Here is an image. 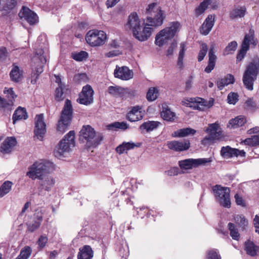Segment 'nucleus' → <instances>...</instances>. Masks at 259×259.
Wrapping results in <instances>:
<instances>
[{
    "label": "nucleus",
    "instance_id": "obj_1",
    "mask_svg": "<svg viewBox=\"0 0 259 259\" xmlns=\"http://www.w3.org/2000/svg\"><path fill=\"white\" fill-rule=\"evenodd\" d=\"M104 138L103 135L96 133L90 125H83L79 132V141L85 143L88 148H95L100 145Z\"/></svg>",
    "mask_w": 259,
    "mask_h": 259
},
{
    "label": "nucleus",
    "instance_id": "obj_2",
    "mask_svg": "<svg viewBox=\"0 0 259 259\" xmlns=\"http://www.w3.org/2000/svg\"><path fill=\"white\" fill-rule=\"evenodd\" d=\"M53 163L46 160H41L34 162L28 169L26 176L32 180L41 179L48 173L54 169Z\"/></svg>",
    "mask_w": 259,
    "mask_h": 259
},
{
    "label": "nucleus",
    "instance_id": "obj_3",
    "mask_svg": "<svg viewBox=\"0 0 259 259\" xmlns=\"http://www.w3.org/2000/svg\"><path fill=\"white\" fill-rule=\"evenodd\" d=\"M258 73L259 58L254 57L246 66L242 77L244 85L247 90H253L254 82L256 79Z\"/></svg>",
    "mask_w": 259,
    "mask_h": 259
},
{
    "label": "nucleus",
    "instance_id": "obj_4",
    "mask_svg": "<svg viewBox=\"0 0 259 259\" xmlns=\"http://www.w3.org/2000/svg\"><path fill=\"white\" fill-rule=\"evenodd\" d=\"M146 13L147 25L157 27L162 24L165 15L163 11L159 7L157 6L156 4H150L146 9Z\"/></svg>",
    "mask_w": 259,
    "mask_h": 259
},
{
    "label": "nucleus",
    "instance_id": "obj_5",
    "mask_svg": "<svg viewBox=\"0 0 259 259\" xmlns=\"http://www.w3.org/2000/svg\"><path fill=\"white\" fill-rule=\"evenodd\" d=\"M73 108L71 102L66 99L58 120L57 130L62 133L65 132L69 126L72 119Z\"/></svg>",
    "mask_w": 259,
    "mask_h": 259
},
{
    "label": "nucleus",
    "instance_id": "obj_6",
    "mask_svg": "<svg viewBox=\"0 0 259 259\" xmlns=\"http://www.w3.org/2000/svg\"><path fill=\"white\" fill-rule=\"evenodd\" d=\"M180 24L178 22H172L169 26L161 30L156 36L155 43L159 47H162L172 39L179 31Z\"/></svg>",
    "mask_w": 259,
    "mask_h": 259
},
{
    "label": "nucleus",
    "instance_id": "obj_7",
    "mask_svg": "<svg viewBox=\"0 0 259 259\" xmlns=\"http://www.w3.org/2000/svg\"><path fill=\"white\" fill-rule=\"evenodd\" d=\"M75 132L70 131L60 142L54 151L56 157L61 156L65 152H68L75 146Z\"/></svg>",
    "mask_w": 259,
    "mask_h": 259
},
{
    "label": "nucleus",
    "instance_id": "obj_8",
    "mask_svg": "<svg viewBox=\"0 0 259 259\" xmlns=\"http://www.w3.org/2000/svg\"><path fill=\"white\" fill-rule=\"evenodd\" d=\"M215 199L220 205L224 207L229 208L231 206L230 198V189L224 187L219 185H216L212 188Z\"/></svg>",
    "mask_w": 259,
    "mask_h": 259
},
{
    "label": "nucleus",
    "instance_id": "obj_9",
    "mask_svg": "<svg viewBox=\"0 0 259 259\" xmlns=\"http://www.w3.org/2000/svg\"><path fill=\"white\" fill-rule=\"evenodd\" d=\"M106 34L102 30H91L88 32L85 40L92 47L102 46L105 42Z\"/></svg>",
    "mask_w": 259,
    "mask_h": 259
},
{
    "label": "nucleus",
    "instance_id": "obj_10",
    "mask_svg": "<svg viewBox=\"0 0 259 259\" xmlns=\"http://www.w3.org/2000/svg\"><path fill=\"white\" fill-rule=\"evenodd\" d=\"M42 51L39 50V52L36 53L32 59L33 62L35 63H37L38 65L31 74V83L32 84H35L36 82L38 76L43 72V67L47 60L46 57L42 55Z\"/></svg>",
    "mask_w": 259,
    "mask_h": 259
},
{
    "label": "nucleus",
    "instance_id": "obj_11",
    "mask_svg": "<svg viewBox=\"0 0 259 259\" xmlns=\"http://www.w3.org/2000/svg\"><path fill=\"white\" fill-rule=\"evenodd\" d=\"M206 132L209 134L208 137H205L201 141L203 145H207L210 142L219 139L222 135V131L219 129L218 124L213 123L209 125Z\"/></svg>",
    "mask_w": 259,
    "mask_h": 259
},
{
    "label": "nucleus",
    "instance_id": "obj_12",
    "mask_svg": "<svg viewBox=\"0 0 259 259\" xmlns=\"http://www.w3.org/2000/svg\"><path fill=\"white\" fill-rule=\"evenodd\" d=\"M34 138L42 140L46 132V125L43 114L36 115L35 118Z\"/></svg>",
    "mask_w": 259,
    "mask_h": 259
},
{
    "label": "nucleus",
    "instance_id": "obj_13",
    "mask_svg": "<svg viewBox=\"0 0 259 259\" xmlns=\"http://www.w3.org/2000/svg\"><path fill=\"white\" fill-rule=\"evenodd\" d=\"M210 158L187 159L179 162V166L182 169H189L193 167H197L200 165H204L206 163L211 162Z\"/></svg>",
    "mask_w": 259,
    "mask_h": 259
},
{
    "label": "nucleus",
    "instance_id": "obj_14",
    "mask_svg": "<svg viewBox=\"0 0 259 259\" xmlns=\"http://www.w3.org/2000/svg\"><path fill=\"white\" fill-rule=\"evenodd\" d=\"M94 91L90 85L83 87L81 92L79 95L77 102L79 104L88 105L93 101Z\"/></svg>",
    "mask_w": 259,
    "mask_h": 259
},
{
    "label": "nucleus",
    "instance_id": "obj_15",
    "mask_svg": "<svg viewBox=\"0 0 259 259\" xmlns=\"http://www.w3.org/2000/svg\"><path fill=\"white\" fill-rule=\"evenodd\" d=\"M18 15L21 19H24L31 25L36 24L38 21L37 15L29 8L24 6L22 7Z\"/></svg>",
    "mask_w": 259,
    "mask_h": 259
},
{
    "label": "nucleus",
    "instance_id": "obj_16",
    "mask_svg": "<svg viewBox=\"0 0 259 259\" xmlns=\"http://www.w3.org/2000/svg\"><path fill=\"white\" fill-rule=\"evenodd\" d=\"M220 154L223 158H230L234 156L237 157L238 156L245 157L246 153L244 150H240L238 149L231 148L229 146H227L222 147Z\"/></svg>",
    "mask_w": 259,
    "mask_h": 259
},
{
    "label": "nucleus",
    "instance_id": "obj_17",
    "mask_svg": "<svg viewBox=\"0 0 259 259\" xmlns=\"http://www.w3.org/2000/svg\"><path fill=\"white\" fill-rule=\"evenodd\" d=\"M114 75L116 78L127 80L133 78V72L126 66L120 67L117 65L114 71Z\"/></svg>",
    "mask_w": 259,
    "mask_h": 259
},
{
    "label": "nucleus",
    "instance_id": "obj_18",
    "mask_svg": "<svg viewBox=\"0 0 259 259\" xmlns=\"http://www.w3.org/2000/svg\"><path fill=\"white\" fill-rule=\"evenodd\" d=\"M142 26L137 14L136 12L131 13L128 18L126 26L133 32V34Z\"/></svg>",
    "mask_w": 259,
    "mask_h": 259
},
{
    "label": "nucleus",
    "instance_id": "obj_19",
    "mask_svg": "<svg viewBox=\"0 0 259 259\" xmlns=\"http://www.w3.org/2000/svg\"><path fill=\"white\" fill-rule=\"evenodd\" d=\"M190 142L189 140L182 141H172L167 143L168 148L176 151H182L188 150L190 147Z\"/></svg>",
    "mask_w": 259,
    "mask_h": 259
},
{
    "label": "nucleus",
    "instance_id": "obj_20",
    "mask_svg": "<svg viewBox=\"0 0 259 259\" xmlns=\"http://www.w3.org/2000/svg\"><path fill=\"white\" fill-rule=\"evenodd\" d=\"M133 35L139 40L145 41L151 35V28L146 27L144 22H142V26Z\"/></svg>",
    "mask_w": 259,
    "mask_h": 259
},
{
    "label": "nucleus",
    "instance_id": "obj_21",
    "mask_svg": "<svg viewBox=\"0 0 259 259\" xmlns=\"http://www.w3.org/2000/svg\"><path fill=\"white\" fill-rule=\"evenodd\" d=\"M16 144L17 141L15 137H7L2 143L0 151L4 154L9 153L12 152Z\"/></svg>",
    "mask_w": 259,
    "mask_h": 259
},
{
    "label": "nucleus",
    "instance_id": "obj_22",
    "mask_svg": "<svg viewBox=\"0 0 259 259\" xmlns=\"http://www.w3.org/2000/svg\"><path fill=\"white\" fill-rule=\"evenodd\" d=\"M142 108L139 106L132 108L127 115V119L131 122H135L141 120L144 115V113L142 111Z\"/></svg>",
    "mask_w": 259,
    "mask_h": 259
},
{
    "label": "nucleus",
    "instance_id": "obj_23",
    "mask_svg": "<svg viewBox=\"0 0 259 259\" xmlns=\"http://www.w3.org/2000/svg\"><path fill=\"white\" fill-rule=\"evenodd\" d=\"M214 17L209 15L205 20L200 28V32L203 35L208 34L214 25Z\"/></svg>",
    "mask_w": 259,
    "mask_h": 259
},
{
    "label": "nucleus",
    "instance_id": "obj_24",
    "mask_svg": "<svg viewBox=\"0 0 259 259\" xmlns=\"http://www.w3.org/2000/svg\"><path fill=\"white\" fill-rule=\"evenodd\" d=\"M94 251L90 245H85L80 247L77 254V259H92Z\"/></svg>",
    "mask_w": 259,
    "mask_h": 259
},
{
    "label": "nucleus",
    "instance_id": "obj_25",
    "mask_svg": "<svg viewBox=\"0 0 259 259\" xmlns=\"http://www.w3.org/2000/svg\"><path fill=\"white\" fill-rule=\"evenodd\" d=\"M212 1L213 0H204L201 3L195 10L196 15L199 16L202 14L207 9L208 6H210L213 9H215L217 6L212 3Z\"/></svg>",
    "mask_w": 259,
    "mask_h": 259
},
{
    "label": "nucleus",
    "instance_id": "obj_26",
    "mask_svg": "<svg viewBox=\"0 0 259 259\" xmlns=\"http://www.w3.org/2000/svg\"><path fill=\"white\" fill-rule=\"evenodd\" d=\"M39 180H40L39 184L41 187V189H44L47 191L51 190L55 183V181L53 178L49 176H45Z\"/></svg>",
    "mask_w": 259,
    "mask_h": 259
},
{
    "label": "nucleus",
    "instance_id": "obj_27",
    "mask_svg": "<svg viewBox=\"0 0 259 259\" xmlns=\"http://www.w3.org/2000/svg\"><path fill=\"white\" fill-rule=\"evenodd\" d=\"M209 60L208 65L205 68L204 71L207 73H210L214 68L217 57L214 54V48L211 47L208 52Z\"/></svg>",
    "mask_w": 259,
    "mask_h": 259
},
{
    "label": "nucleus",
    "instance_id": "obj_28",
    "mask_svg": "<svg viewBox=\"0 0 259 259\" xmlns=\"http://www.w3.org/2000/svg\"><path fill=\"white\" fill-rule=\"evenodd\" d=\"M140 144H135L132 142H123L121 144L116 147V151L119 154H121L125 151L133 149L136 147H140Z\"/></svg>",
    "mask_w": 259,
    "mask_h": 259
},
{
    "label": "nucleus",
    "instance_id": "obj_29",
    "mask_svg": "<svg viewBox=\"0 0 259 259\" xmlns=\"http://www.w3.org/2000/svg\"><path fill=\"white\" fill-rule=\"evenodd\" d=\"M246 122V118L240 115L230 120L227 126L230 128H236L243 126Z\"/></svg>",
    "mask_w": 259,
    "mask_h": 259
},
{
    "label": "nucleus",
    "instance_id": "obj_30",
    "mask_svg": "<svg viewBox=\"0 0 259 259\" xmlns=\"http://www.w3.org/2000/svg\"><path fill=\"white\" fill-rule=\"evenodd\" d=\"M234 81V76L231 74H228L224 78L218 80L217 84L219 90H222L225 86L233 84Z\"/></svg>",
    "mask_w": 259,
    "mask_h": 259
},
{
    "label": "nucleus",
    "instance_id": "obj_31",
    "mask_svg": "<svg viewBox=\"0 0 259 259\" xmlns=\"http://www.w3.org/2000/svg\"><path fill=\"white\" fill-rule=\"evenodd\" d=\"M28 118L27 113L26 110L24 108L19 107L14 112L12 119L13 123L15 124L18 120L21 119H26Z\"/></svg>",
    "mask_w": 259,
    "mask_h": 259
},
{
    "label": "nucleus",
    "instance_id": "obj_32",
    "mask_svg": "<svg viewBox=\"0 0 259 259\" xmlns=\"http://www.w3.org/2000/svg\"><path fill=\"white\" fill-rule=\"evenodd\" d=\"M196 133V131L190 127L184 128L174 132L171 136L173 137H184L189 135H193Z\"/></svg>",
    "mask_w": 259,
    "mask_h": 259
},
{
    "label": "nucleus",
    "instance_id": "obj_33",
    "mask_svg": "<svg viewBox=\"0 0 259 259\" xmlns=\"http://www.w3.org/2000/svg\"><path fill=\"white\" fill-rule=\"evenodd\" d=\"M17 2L18 0H1L0 6L3 10L10 12L16 8Z\"/></svg>",
    "mask_w": 259,
    "mask_h": 259
},
{
    "label": "nucleus",
    "instance_id": "obj_34",
    "mask_svg": "<svg viewBox=\"0 0 259 259\" xmlns=\"http://www.w3.org/2000/svg\"><path fill=\"white\" fill-rule=\"evenodd\" d=\"M160 124V122L158 121H148L142 124L140 126V128L141 130H145L146 132H149L157 128Z\"/></svg>",
    "mask_w": 259,
    "mask_h": 259
},
{
    "label": "nucleus",
    "instance_id": "obj_35",
    "mask_svg": "<svg viewBox=\"0 0 259 259\" xmlns=\"http://www.w3.org/2000/svg\"><path fill=\"white\" fill-rule=\"evenodd\" d=\"M109 94L115 96H122L126 92L125 89L119 86H110L108 88Z\"/></svg>",
    "mask_w": 259,
    "mask_h": 259
},
{
    "label": "nucleus",
    "instance_id": "obj_36",
    "mask_svg": "<svg viewBox=\"0 0 259 259\" xmlns=\"http://www.w3.org/2000/svg\"><path fill=\"white\" fill-rule=\"evenodd\" d=\"M161 116L165 120L173 121L175 120L176 114L175 112L171 111L168 108L163 107L162 111L161 113Z\"/></svg>",
    "mask_w": 259,
    "mask_h": 259
},
{
    "label": "nucleus",
    "instance_id": "obj_37",
    "mask_svg": "<svg viewBox=\"0 0 259 259\" xmlns=\"http://www.w3.org/2000/svg\"><path fill=\"white\" fill-rule=\"evenodd\" d=\"M258 247L250 241H247L245 243V250L247 254L254 256L256 254Z\"/></svg>",
    "mask_w": 259,
    "mask_h": 259
},
{
    "label": "nucleus",
    "instance_id": "obj_38",
    "mask_svg": "<svg viewBox=\"0 0 259 259\" xmlns=\"http://www.w3.org/2000/svg\"><path fill=\"white\" fill-rule=\"evenodd\" d=\"M22 76L18 66H15L10 73V76L11 80L15 82H19Z\"/></svg>",
    "mask_w": 259,
    "mask_h": 259
},
{
    "label": "nucleus",
    "instance_id": "obj_39",
    "mask_svg": "<svg viewBox=\"0 0 259 259\" xmlns=\"http://www.w3.org/2000/svg\"><path fill=\"white\" fill-rule=\"evenodd\" d=\"M245 39L246 40V44L247 45L248 49L249 48L250 44L253 45V47L257 45V41L256 39L254 38V30L252 29H250L249 33L245 35L243 42H244Z\"/></svg>",
    "mask_w": 259,
    "mask_h": 259
},
{
    "label": "nucleus",
    "instance_id": "obj_40",
    "mask_svg": "<svg viewBox=\"0 0 259 259\" xmlns=\"http://www.w3.org/2000/svg\"><path fill=\"white\" fill-rule=\"evenodd\" d=\"M180 48L181 49L179 54L177 65L180 69H183L184 67L183 59L185 53L186 51V44L185 42H182L180 44Z\"/></svg>",
    "mask_w": 259,
    "mask_h": 259
},
{
    "label": "nucleus",
    "instance_id": "obj_41",
    "mask_svg": "<svg viewBox=\"0 0 259 259\" xmlns=\"http://www.w3.org/2000/svg\"><path fill=\"white\" fill-rule=\"evenodd\" d=\"M246 10V9L245 7H240L234 9L231 13V17L232 18L242 17L244 16Z\"/></svg>",
    "mask_w": 259,
    "mask_h": 259
},
{
    "label": "nucleus",
    "instance_id": "obj_42",
    "mask_svg": "<svg viewBox=\"0 0 259 259\" xmlns=\"http://www.w3.org/2000/svg\"><path fill=\"white\" fill-rule=\"evenodd\" d=\"M246 40L244 42H242L241 48L239 50L237 56V61H241L245 57L247 51L248 50V47L246 44Z\"/></svg>",
    "mask_w": 259,
    "mask_h": 259
},
{
    "label": "nucleus",
    "instance_id": "obj_43",
    "mask_svg": "<svg viewBox=\"0 0 259 259\" xmlns=\"http://www.w3.org/2000/svg\"><path fill=\"white\" fill-rule=\"evenodd\" d=\"M31 251L30 247L25 246L21 250L20 254L16 259H28L31 255Z\"/></svg>",
    "mask_w": 259,
    "mask_h": 259
},
{
    "label": "nucleus",
    "instance_id": "obj_44",
    "mask_svg": "<svg viewBox=\"0 0 259 259\" xmlns=\"http://www.w3.org/2000/svg\"><path fill=\"white\" fill-rule=\"evenodd\" d=\"M12 183L10 181H6L0 188V197H3L8 193L11 189Z\"/></svg>",
    "mask_w": 259,
    "mask_h": 259
},
{
    "label": "nucleus",
    "instance_id": "obj_45",
    "mask_svg": "<svg viewBox=\"0 0 259 259\" xmlns=\"http://www.w3.org/2000/svg\"><path fill=\"white\" fill-rule=\"evenodd\" d=\"M235 223L238 225L240 227L244 229L248 225V221L242 215H236L234 217Z\"/></svg>",
    "mask_w": 259,
    "mask_h": 259
},
{
    "label": "nucleus",
    "instance_id": "obj_46",
    "mask_svg": "<svg viewBox=\"0 0 259 259\" xmlns=\"http://www.w3.org/2000/svg\"><path fill=\"white\" fill-rule=\"evenodd\" d=\"M237 47V43L235 41H232L229 43L224 51V55H228L229 54H233L236 50Z\"/></svg>",
    "mask_w": 259,
    "mask_h": 259
},
{
    "label": "nucleus",
    "instance_id": "obj_47",
    "mask_svg": "<svg viewBox=\"0 0 259 259\" xmlns=\"http://www.w3.org/2000/svg\"><path fill=\"white\" fill-rule=\"evenodd\" d=\"M158 90L154 87L150 88L147 93L146 98L149 101H153L157 98Z\"/></svg>",
    "mask_w": 259,
    "mask_h": 259
},
{
    "label": "nucleus",
    "instance_id": "obj_48",
    "mask_svg": "<svg viewBox=\"0 0 259 259\" xmlns=\"http://www.w3.org/2000/svg\"><path fill=\"white\" fill-rule=\"evenodd\" d=\"M192 102H194L196 103V105L194 106V108L199 110H203L206 106L207 101L204 99L198 98L197 99H195L194 101H193V99H191Z\"/></svg>",
    "mask_w": 259,
    "mask_h": 259
},
{
    "label": "nucleus",
    "instance_id": "obj_49",
    "mask_svg": "<svg viewBox=\"0 0 259 259\" xmlns=\"http://www.w3.org/2000/svg\"><path fill=\"white\" fill-rule=\"evenodd\" d=\"M67 90L66 87H57L55 90V99L58 101H62L64 96V94L65 93V91Z\"/></svg>",
    "mask_w": 259,
    "mask_h": 259
},
{
    "label": "nucleus",
    "instance_id": "obj_50",
    "mask_svg": "<svg viewBox=\"0 0 259 259\" xmlns=\"http://www.w3.org/2000/svg\"><path fill=\"white\" fill-rule=\"evenodd\" d=\"M228 227L230 231L231 236L233 239L238 240L239 238V234L237 229L235 228L234 224L232 223H229L228 225Z\"/></svg>",
    "mask_w": 259,
    "mask_h": 259
},
{
    "label": "nucleus",
    "instance_id": "obj_51",
    "mask_svg": "<svg viewBox=\"0 0 259 259\" xmlns=\"http://www.w3.org/2000/svg\"><path fill=\"white\" fill-rule=\"evenodd\" d=\"M73 80L77 83H85L88 81V77L85 73H78L74 76Z\"/></svg>",
    "mask_w": 259,
    "mask_h": 259
},
{
    "label": "nucleus",
    "instance_id": "obj_52",
    "mask_svg": "<svg viewBox=\"0 0 259 259\" xmlns=\"http://www.w3.org/2000/svg\"><path fill=\"white\" fill-rule=\"evenodd\" d=\"M40 225L41 223H40V222H37L35 220H34L32 222L27 223V231L32 233L37 230L39 228Z\"/></svg>",
    "mask_w": 259,
    "mask_h": 259
},
{
    "label": "nucleus",
    "instance_id": "obj_53",
    "mask_svg": "<svg viewBox=\"0 0 259 259\" xmlns=\"http://www.w3.org/2000/svg\"><path fill=\"white\" fill-rule=\"evenodd\" d=\"M207 50L208 48L207 45L206 44H202L201 46L200 50L198 56V61L199 62H200L203 60L207 53Z\"/></svg>",
    "mask_w": 259,
    "mask_h": 259
},
{
    "label": "nucleus",
    "instance_id": "obj_54",
    "mask_svg": "<svg viewBox=\"0 0 259 259\" xmlns=\"http://www.w3.org/2000/svg\"><path fill=\"white\" fill-rule=\"evenodd\" d=\"M88 54L85 51H81L79 53L72 54V58L78 61H83L88 57Z\"/></svg>",
    "mask_w": 259,
    "mask_h": 259
},
{
    "label": "nucleus",
    "instance_id": "obj_55",
    "mask_svg": "<svg viewBox=\"0 0 259 259\" xmlns=\"http://www.w3.org/2000/svg\"><path fill=\"white\" fill-rule=\"evenodd\" d=\"M239 96L237 93H230L227 97L228 102L229 104H235L238 101Z\"/></svg>",
    "mask_w": 259,
    "mask_h": 259
},
{
    "label": "nucleus",
    "instance_id": "obj_56",
    "mask_svg": "<svg viewBox=\"0 0 259 259\" xmlns=\"http://www.w3.org/2000/svg\"><path fill=\"white\" fill-rule=\"evenodd\" d=\"M5 94H6L7 97L9 98V100L15 99L17 97V95L15 94L13 88H5L4 91Z\"/></svg>",
    "mask_w": 259,
    "mask_h": 259
},
{
    "label": "nucleus",
    "instance_id": "obj_57",
    "mask_svg": "<svg viewBox=\"0 0 259 259\" xmlns=\"http://www.w3.org/2000/svg\"><path fill=\"white\" fill-rule=\"evenodd\" d=\"M48 237L45 235H41L37 241L38 245V248L39 250L43 249L48 242Z\"/></svg>",
    "mask_w": 259,
    "mask_h": 259
},
{
    "label": "nucleus",
    "instance_id": "obj_58",
    "mask_svg": "<svg viewBox=\"0 0 259 259\" xmlns=\"http://www.w3.org/2000/svg\"><path fill=\"white\" fill-rule=\"evenodd\" d=\"M9 57V53L6 47H0V62H5Z\"/></svg>",
    "mask_w": 259,
    "mask_h": 259
},
{
    "label": "nucleus",
    "instance_id": "obj_59",
    "mask_svg": "<svg viewBox=\"0 0 259 259\" xmlns=\"http://www.w3.org/2000/svg\"><path fill=\"white\" fill-rule=\"evenodd\" d=\"M206 259H221V256L216 251L212 250L207 253Z\"/></svg>",
    "mask_w": 259,
    "mask_h": 259
},
{
    "label": "nucleus",
    "instance_id": "obj_60",
    "mask_svg": "<svg viewBox=\"0 0 259 259\" xmlns=\"http://www.w3.org/2000/svg\"><path fill=\"white\" fill-rule=\"evenodd\" d=\"M245 108L249 110H254L255 108V104L251 99L247 100L245 103Z\"/></svg>",
    "mask_w": 259,
    "mask_h": 259
},
{
    "label": "nucleus",
    "instance_id": "obj_61",
    "mask_svg": "<svg viewBox=\"0 0 259 259\" xmlns=\"http://www.w3.org/2000/svg\"><path fill=\"white\" fill-rule=\"evenodd\" d=\"M243 142L246 145L251 146H257V144L255 142V138H254L253 136L251 138L246 139L244 140Z\"/></svg>",
    "mask_w": 259,
    "mask_h": 259
},
{
    "label": "nucleus",
    "instance_id": "obj_62",
    "mask_svg": "<svg viewBox=\"0 0 259 259\" xmlns=\"http://www.w3.org/2000/svg\"><path fill=\"white\" fill-rule=\"evenodd\" d=\"M177 47V43L176 41H174L169 47L166 52V55L167 56L172 55L174 53V51Z\"/></svg>",
    "mask_w": 259,
    "mask_h": 259
},
{
    "label": "nucleus",
    "instance_id": "obj_63",
    "mask_svg": "<svg viewBox=\"0 0 259 259\" xmlns=\"http://www.w3.org/2000/svg\"><path fill=\"white\" fill-rule=\"evenodd\" d=\"M10 105L8 102L4 98L0 96V108L5 109L9 107Z\"/></svg>",
    "mask_w": 259,
    "mask_h": 259
},
{
    "label": "nucleus",
    "instance_id": "obj_64",
    "mask_svg": "<svg viewBox=\"0 0 259 259\" xmlns=\"http://www.w3.org/2000/svg\"><path fill=\"white\" fill-rule=\"evenodd\" d=\"M253 224L255 228V232L259 234V214L255 215L253 220Z\"/></svg>",
    "mask_w": 259,
    "mask_h": 259
}]
</instances>
